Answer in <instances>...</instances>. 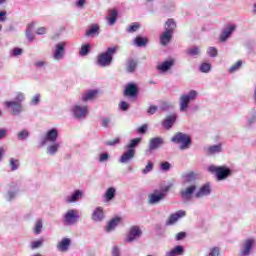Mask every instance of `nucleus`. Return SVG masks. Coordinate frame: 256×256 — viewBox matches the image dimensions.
<instances>
[{"label":"nucleus","mask_w":256,"mask_h":256,"mask_svg":"<svg viewBox=\"0 0 256 256\" xmlns=\"http://www.w3.org/2000/svg\"><path fill=\"white\" fill-rule=\"evenodd\" d=\"M119 51V46L108 47L104 53L97 56L96 65L98 67H110L113 63V55Z\"/></svg>","instance_id":"f257e3e1"},{"label":"nucleus","mask_w":256,"mask_h":256,"mask_svg":"<svg viewBox=\"0 0 256 256\" xmlns=\"http://www.w3.org/2000/svg\"><path fill=\"white\" fill-rule=\"evenodd\" d=\"M172 185H167L162 187L160 190H154L152 194L148 195V203L149 205H157V203H161V201H165L169 191H171Z\"/></svg>","instance_id":"f03ea898"},{"label":"nucleus","mask_w":256,"mask_h":256,"mask_svg":"<svg viewBox=\"0 0 256 256\" xmlns=\"http://www.w3.org/2000/svg\"><path fill=\"white\" fill-rule=\"evenodd\" d=\"M171 142L176 145H180V151H185V149H189L191 145H193V140H191V136L183 132H177L172 138Z\"/></svg>","instance_id":"7ed1b4c3"},{"label":"nucleus","mask_w":256,"mask_h":256,"mask_svg":"<svg viewBox=\"0 0 256 256\" xmlns=\"http://www.w3.org/2000/svg\"><path fill=\"white\" fill-rule=\"evenodd\" d=\"M209 173H216V177L218 181H224V179H227V177L231 176V168H227L225 166H215L210 165L208 167Z\"/></svg>","instance_id":"20e7f679"},{"label":"nucleus","mask_w":256,"mask_h":256,"mask_svg":"<svg viewBox=\"0 0 256 256\" xmlns=\"http://www.w3.org/2000/svg\"><path fill=\"white\" fill-rule=\"evenodd\" d=\"M195 99H197V91L195 90H190L188 94L180 96V111L185 113L189 109L191 101H195Z\"/></svg>","instance_id":"39448f33"},{"label":"nucleus","mask_w":256,"mask_h":256,"mask_svg":"<svg viewBox=\"0 0 256 256\" xmlns=\"http://www.w3.org/2000/svg\"><path fill=\"white\" fill-rule=\"evenodd\" d=\"M71 113L74 119L83 121V119H87V115H89V107L76 104L71 108Z\"/></svg>","instance_id":"423d86ee"},{"label":"nucleus","mask_w":256,"mask_h":256,"mask_svg":"<svg viewBox=\"0 0 256 256\" xmlns=\"http://www.w3.org/2000/svg\"><path fill=\"white\" fill-rule=\"evenodd\" d=\"M59 138V130L57 128H51L46 132L45 137L40 142V147H45L47 143H56Z\"/></svg>","instance_id":"0eeeda50"},{"label":"nucleus","mask_w":256,"mask_h":256,"mask_svg":"<svg viewBox=\"0 0 256 256\" xmlns=\"http://www.w3.org/2000/svg\"><path fill=\"white\" fill-rule=\"evenodd\" d=\"M197 191V184H191L186 188L180 190V197L183 201H191L193 199V195Z\"/></svg>","instance_id":"6e6552de"},{"label":"nucleus","mask_w":256,"mask_h":256,"mask_svg":"<svg viewBox=\"0 0 256 256\" xmlns=\"http://www.w3.org/2000/svg\"><path fill=\"white\" fill-rule=\"evenodd\" d=\"M9 188H10V190H8V192L5 196V199L9 203H11V201H14V199H16L17 195H19V184L17 182H11L9 184Z\"/></svg>","instance_id":"1a4fd4ad"},{"label":"nucleus","mask_w":256,"mask_h":256,"mask_svg":"<svg viewBox=\"0 0 256 256\" xmlns=\"http://www.w3.org/2000/svg\"><path fill=\"white\" fill-rule=\"evenodd\" d=\"M5 107H7V109H11L12 111V115H21V113H23V105L19 102H15V101H6L4 102Z\"/></svg>","instance_id":"9d476101"},{"label":"nucleus","mask_w":256,"mask_h":256,"mask_svg":"<svg viewBox=\"0 0 256 256\" xmlns=\"http://www.w3.org/2000/svg\"><path fill=\"white\" fill-rule=\"evenodd\" d=\"M143 232L139 226H132L126 238V243H133L136 239H139Z\"/></svg>","instance_id":"9b49d317"},{"label":"nucleus","mask_w":256,"mask_h":256,"mask_svg":"<svg viewBox=\"0 0 256 256\" xmlns=\"http://www.w3.org/2000/svg\"><path fill=\"white\" fill-rule=\"evenodd\" d=\"M79 221V216L75 213V210H69L66 212L63 218L64 225H75Z\"/></svg>","instance_id":"f8f14e48"},{"label":"nucleus","mask_w":256,"mask_h":256,"mask_svg":"<svg viewBox=\"0 0 256 256\" xmlns=\"http://www.w3.org/2000/svg\"><path fill=\"white\" fill-rule=\"evenodd\" d=\"M235 29H237V26L234 24L225 27L219 36L220 43H225V41H227V39L233 35V31H235Z\"/></svg>","instance_id":"ddd939ff"},{"label":"nucleus","mask_w":256,"mask_h":256,"mask_svg":"<svg viewBox=\"0 0 256 256\" xmlns=\"http://www.w3.org/2000/svg\"><path fill=\"white\" fill-rule=\"evenodd\" d=\"M65 42H59L56 44L55 51L53 53V57L55 61H61L65 57Z\"/></svg>","instance_id":"4468645a"},{"label":"nucleus","mask_w":256,"mask_h":256,"mask_svg":"<svg viewBox=\"0 0 256 256\" xmlns=\"http://www.w3.org/2000/svg\"><path fill=\"white\" fill-rule=\"evenodd\" d=\"M253 245H255V240L253 238H249L245 240L240 255L241 256H249L251 255V249H253Z\"/></svg>","instance_id":"2eb2a0df"},{"label":"nucleus","mask_w":256,"mask_h":256,"mask_svg":"<svg viewBox=\"0 0 256 256\" xmlns=\"http://www.w3.org/2000/svg\"><path fill=\"white\" fill-rule=\"evenodd\" d=\"M135 149H127L126 152H124L121 157L119 158V163H131V161H133V159H135Z\"/></svg>","instance_id":"dca6fc26"},{"label":"nucleus","mask_w":256,"mask_h":256,"mask_svg":"<svg viewBox=\"0 0 256 256\" xmlns=\"http://www.w3.org/2000/svg\"><path fill=\"white\" fill-rule=\"evenodd\" d=\"M124 95L126 97H137L139 95V88L135 83H128L124 90Z\"/></svg>","instance_id":"f3484780"},{"label":"nucleus","mask_w":256,"mask_h":256,"mask_svg":"<svg viewBox=\"0 0 256 256\" xmlns=\"http://www.w3.org/2000/svg\"><path fill=\"white\" fill-rule=\"evenodd\" d=\"M165 140L161 137H154L150 139L149 145H148V150L149 152L151 151H156V149H159L162 145H164Z\"/></svg>","instance_id":"a211bd4d"},{"label":"nucleus","mask_w":256,"mask_h":256,"mask_svg":"<svg viewBox=\"0 0 256 256\" xmlns=\"http://www.w3.org/2000/svg\"><path fill=\"white\" fill-rule=\"evenodd\" d=\"M185 215H187V212H185V210H179L177 212H175L174 214H171L168 218V220L166 221V225H174V223H177V221H179V219L185 217Z\"/></svg>","instance_id":"6ab92c4d"},{"label":"nucleus","mask_w":256,"mask_h":256,"mask_svg":"<svg viewBox=\"0 0 256 256\" xmlns=\"http://www.w3.org/2000/svg\"><path fill=\"white\" fill-rule=\"evenodd\" d=\"M174 66H175V60L169 59L159 64L157 66V69L158 71H160V73H167V71H170V69H173Z\"/></svg>","instance_id":"aec40b11"},{"label":"nucleus","mask_w":256,"mask_h":256,"mask_svg":"<svg viewBox=\"0 0 256 256\" xmlns=\"http://www.w3.org/2000/svg\"><path fill=\"white\" fill-rule=\"evenodd\" d=\"M211 195V184L206 183L195 193L196 199H201V197H207Z\"/></svg>","instance_id":"412c9836"},{"label":"nucleus","mask_w":256,"mask_h":256,"mask_svg":"<svg viewBox=\"0 0 256 256\" xmlns=\"http://www.w3.org/2000/svg\"><path fill=\"white\" fill-rule=\"evenodd\" d=\"M105 219V212L103 211V208L97 207L92 213V220H94L96 223H101Z\"/></svg>","instance_id":"4be33fe9"},{"label":"nucleus","mask_w":256,"mask_h":256,"mask_svg":"<svg viewBox=\"0 0 256 256\" xmlns=\"http://www.w3.org/2000/svg\"><path fill=\"white\" fill-rule=\"evenodd\" d=\"M175 121H177V115H169L162 122V127H164V129L169 130L171 129V127H173V125H175Z\"/></svg>","instance_id":"5701e85b"},{"label":"nucleus","mask_w":256,"mask_h":256,"mask_svg":"<svg viewBox=\"0 0 256 256\" xmlns=\"http://www.w3.org/2000/svg\"><path fill=\"white\" fill-rule=\"evenodd\" d=\"M69 247H71V239L69 238H63L61 242L57 244L58 251H61L62 253L69 251Z\"/></svg>","instance_id":"b1692460"},{"label":"nucleus","mask_w":256,"mask_h":256,"mask_svg":"<svg viewBox=\"0 0 256 256\" xmlns=\"http://www.w3.org/2000/svg\"><path fill=\"white\" fill-rule=\"evenodd\" d=\"M33 29H35V22L28 24L25 31L26 39L29 41V43H33V41H35V34L33 33Z\"/></svg>","instance_id":"393cba45"},{"label":"nucleus","mask_w":256,"mask_h":256,"mask_svg":"<svg viewBox=\"0 0 256 256\" xmlns=\"http://www.w3.org/2000/svg\"><path fill=\"white\" fill-rule=\"evenodd\" d=\"M82 198H83V191L75 190L71 196H68L66 198V203H77V201H79V199H82Z\"/></svg>","instance_id":"a878e982"},{"label":"nucleus","mask_w":256,"mask_h":256,"mask_svg":"<svg viewBox=\"0 0 256 256\" xmlns=\"http://www.w3.org/2000/svg\"><path fill=\"white\" fill-rule=\"evenodd\" d=\"M101 33L99 24H92L89 29L86 31V37H97Z\"/></svg>","instance_id":"bb28decb"},{"label":"nucleus","mask_w":256,"mask_h":256,"mask_svg":"<svg viewBox=\"0 0 256 256\" xmlns=\"http://www.w3.org/2000/svg\"><path fill=\"white\" fill-rule=\"evenodd\" d=\"M120 223H121V218L120 217H115V218L111 219L108 222V225L106 226L107 233H111V231H115V229L117 228V226Z\"/></svg>","instance_id":"cd10ccee"},{"label":"nucleus","mask_w":256,"mask_h":256,"mask_svg":"<svg viewBox=\"0 0 256 256\" xmlns=\"http://www.w3.org/2000/svg\"><path fill=\"white\" fill-rule=\"evenodd\" d=\"M171 39H173V33L169 31H164L160 36V43L165 47L169 45V43H171Z\"/></svg>","instance_id":"c85d7f7f"},{"label":"nucleus","mask_w":256,"mask_h":256,"mask_svg":"<svg viewBox=\"0 0 256 256\" xmlns=\"http://www.w3.org/2000/svg\"><path fill=\"white\" fill-rule=\"evenodd\" d=\"M183 253H185V248H183V246L181 245H178L174 247L172 250L166 252L164 256H179L183 255Z\"/></svg>","instance_id":"c756f323"},{"label":"nucleus","mask_w":256,"mask_h":256,"mask_svg":"<svg viewBox=\"0 0 256 256\" xmlns=\"http://www.w3.org/2000/svg\"><path fill=\"white\" fill-rule=\"evenodd\" d=\"M97 93H99L97 90H89L87 93L82 95L81 101L84 103H87V101H93V99L97 97Z\"/></svg>","instance_id":"7c9ffc66"},{"label":"nucleus","mask_w":256,"mask_h":256,"mask_svg":"<svg viewBox=\"0 0 256 256\" xmlns=\"http://www.w3.org/2000/svg\"><path fill=\"white\" fill-rule=\"evenodd\" d=\"M115 195H117V190L114 187H110L106 190L104 194L105 201H113L115 199Z\"/></svg>","instance_id":"2f4dec72"},{"label":"nucleus","mask_w":256,"mask_h":256,"mask_svg":"<svg viewBox=\"0 0 256 256\" xmlns=\"http://www.w3.org/2000/svg\"><path fill=\"white\" fill-rule=\"evenodd\" d=\"M133 43L136 47H147V43H149V39L147 37L137 36Z\"/></svg>","instance_id":"473e14b6"},{"label":"nucleus","mask_w":256,"mask_h":256,"mask_svg":"<svg viewBox=\"0 0 256 256\" xmlns=\"http://www.w3.org/2000/svg\"><path fill=\"white\" fill-rule=\"evenodd\" d=\"M165 31H168L169 33H175V29H177V23H175V20L168 19L165 22Z\"/></svg>","instance_id":"72a5a7b5"},{"label":"nucleus","mask_w":256,"mask_h":256,"mask_svg":"<svg viewBox=\"0 0 256 256\" xmlns=\"http://www.w3.org/2000/svg\"><path fill=\"white\" fill-rule=\"evenodd\" d=\"M136 69H137V61H135L133 58L128 59L126 63V71L128 73H135Z\"/></svg>","instance_id":"f704fd0d"},{"label":"nucleus","mask_w":256,"mask_h":256,"mask_svg":"<svg viewBox=\"0 0 256 256\" xmlns=\"http://www.w3.org/2000/svg\"><path fill=\"white\" fill-rule=\"evenodd\" d=\"M52 143L53 144L47 147L48 155H55L59 151V148L61 147V144L59 142H52Z\"/></svg>","instance_id":"c9c22d12"},{"label":"nucleus","mask_w":256,"mask_h":256,"mask_svg":"<svg viewBox=\"0 0 256 256\" xmlns=\"http://www.w3.org/2000/svg\"><path fill=\"white\" fill-rule=\"evenodd\" d=\"M186 55H188L189 57H197L201 55V50L198 46L190 47L186 50Z\"/></svg>","instance_id":"e433bc0d"},{"label":"nucleus","mask_w":256,"mask_h":256,"mask_svg":"<svg viewBox=\"0 0 256 256\" xmlns=\"http://www.w3.org/2000/svg\"><path fill=\"white\" fill-rule=\"evenodd\" d=\"M184 183H193L197 180V175L194 172L186 173L182 176Z\"/></svg>","instance_id":"4c0bfd02"},{"label":"nucleus","mask_w":256,"mask_h":256,"mask_svg":"<svg viewBox=\"0 0 256 256\" xmlns=\"http://www.w3.org/2000/svg\"><path fill=\"white\" fill-rule=\"evenodd\" d=\"M91 53V44H83L80 48L79 55L80 57H87Z\"/></svg>","instance_id":"58836bf2"},{"label":"nucleus","mask_w":256,"mask_h":256,"mask_svg":"<svg viewBox=\"0 0 256 256\" xmlns=\"http://www.w3.org/2000/svg\"><path fill=\"white\" fill-rule=\"evenodd\" d=\"M221 151H223L221 144H216V145L208 147L207 155H215V153H221Z\"/></svg>","instance_id":"ea45409f"},{"label":"nucleus","mask_w":256,"mask_h":256,"mask_svg":"<svg viewBox=\"0 0 256 256\" xmlns=\"http://www.w3.org/2000/svg\"><path fill=\"white\" fill-rule=\"evenodd\" d=\"M118 15L119 13L117 12V10H111L109 12V18H108L109 25H115Z\"/></svg>","instance_id":"a19ab883"},{"label":"nucleus","mask_w":256,"mask_h":256,"mask_svg":"<svg viewBox=\"0 0 256 256\" xmlns=\"http://www.w3.org/2000/svg\"><path fill=\"white\" fill-rule=\"evenodd\" d=\"M141 29V24L139 22H134L126 28L127 33H135Z\"/></svg>","instance_id":"79ce46f5"},{"label":"nucleus","mask_w":256,"mask_h":256,"mask_svg":"<svg viewBox=\"0 0 256 256\" xmlns=\"http://www.w3.org/2000/svg\"><path fill=\"white\" fill-rule=\"evenodd\" d=\"M41 231H43V220L38 219L34 226V233L35 235H40Z\"/></svg>","instance_id":"37998d69"},{"label":"nucleus","mask_w":256,"mask_h":256,"mask_svg":"<svg viewBox=\"0 0 256 256\" xmlns=\"http://www.w3.org/2000/svg\"><path fill=\"white\" fill-rule=\"evenodd\" d=\"M29 138V131L27 129H23L22 131L17 133L18 141H25Z\"/></svg>","instance_id":"c03bdc74"},{"label":"nucleus","mask_w":256,"mask_h":256,"mask_svg":"<svg viewBox=\"0 0 256 256\" xmlns=\"http://www.w3.org/2000/svg\"><path fill=\"white\" fill-rule=\"evenodd\" d=\"M43 243H44L43 239L33 241L30 243V249H32V251H35V249H39L43 247Z\"/></svg>","instance_id":"a18cd8bd"},{"label":"nucleus","mask_w":256,"mask_h":256,"mask_svg":"<svg viewBox=\"0 0 256 256\" xmlns=\"http://www.w3.org/2000/svg\"><path fill=\"white\" fill-rule=\"evenodd\" d=\"M141 143V138H134L130 140V143L126 146V149H135Z\"/></svg>","instance_id":"49530a36"},{"label":"nucleus","mask_w":256,"mask_h":256,"mask_svg":"<svg viewBox=\"0 0 256 256\" xmlns=\"http://www.w3.org/2000/svg\"><path fill=\"white\" fill-rule=\"evenodd\" d=\"M243 65V61L238 60L234 65H232L229 69L230 73H235V71H239L241 66Z\"/></svg>","instance_id":"de8ad7c7"},{"label":"nucleus","mask_w":256,"mask_h":256,"mask_svg":"<svg viewBox=\"0 0 256 256\" xmlns=\"http://www.w3.org/2000/svg\"><path fill=\"white\" fill-rule=\"evenodd\" d=\"M160 109L162 111H169V109H173V104L171 102L163 101L160 104Z\"/></svg>","instance_id":"09e8293b"},{"label":"nucleus","mask_w":256,"mask_h":256,"mask_svg":"<svg viewBox=\"0 0 256 256\" xmlns=\"http://www.w3.org/2000/svg\"><path fill=\"white\" fill-rule=\"evenodd\" d=\"M199 71H201V73H209V71H211V64L202 63L199 67Z\"/></svg>","instance_id":"8fccbe9b"},{"label":"nucleus","mask_w":256,"mask_h":256,"mask_svg":"<svg viewBox=\"0 0 256 256\" xmlns=\"http://www.w3.org/2000/svg\"><path fill=\"white\" fill-rule=\"evenodd\" d=\"M154 164L151 161H148V164L142 170L143 175H147V173H151L153 171Z\"/></svg>","instance_id":"3c124183"},{"label":"nucleus","mask_w":256,"mask_h":256,"mask_svg":"<svg viewBox=\"0 0 256 256\" xmlns=\"http://www.w3.org/2000/svg\"><path fill=\"white\" fill-rule=\"evenodd\" d=\"M10 167H11V171H17V169H19V160H15L14 158H11Z\"/></svg>","instance_id":"603ef678"},{"label":"nucleus","mask_w":256,"mask_h":256,"mask_svg":"<svg viewBox=\"0 0 256 256\" xmlns=\"http://www.w3.org/2000/svg\"><path fill=\"white\" fill-rule=\"evenodd\" d=\"M25 101V94L23 92H18L15 96V103H23Z\"/></svg>","instance_id":"864d4df0"},{"label":"nucleus","mask_w":256,"mask_h":256,"mask_svg":"<svg viewBox=\"0 0 256 256\" xmlns=\"http://www.w3.org/2000/svg\"><path fill=\"white\" fill-rule=\"evenodd\" d=\"M120 142H121L120 138H115L112 141H106L104 143V145H106L107 147H115V145H118V143H120Z\"/></svg>","instance_id":"5fc2aeb1"},{"label":"nucleus","mask_w":256,"mask_h":256,"mask_svg":"<svg viewBox=\"0 0 256 256\" xmlns=\"http://www.w3.org/2000/svg\"><path fill=\"white\" fill-rule=\"evenodd\" d=\"M207 54L209 55V57H217L218 50L215 47H209L207 50Z\"/></svg>","instance_id":"6e6d98bb"},{"label":"nucleus","mask_w":256,"mask_h":256,"mask_svg":"<svg viewBox=\"0 0 256 256\" xmlns=\"http://www.w3.org/2000/svg\"><path fill=\"white\" fill-rule=\"evenodd\" d=\"M41 101V94H36L32 97L30 105H37Z\"/></svg>","instance_id":"4d7b16f0"},{"label":"nucleus","mask_w":256,"mask_h":256,"mask_svg":"<svg viewBox=\"0 0 256 256\" xmlns=\"http://www.w3.org/2000/svg\"><path fill=\"white\" fill-rule=\"evenodd\" d=\"M221 255V250L219 247H214L210 250V253L208 256H220Z\"/></svg>","instance_id":"13d9d810"},{"label":"nucleus","mask_w":256,"mask_h":256,"mask_svg":"<svg viewBox=\"0 0 256 256\" xmlns=\"http://www.w3.org/2000/svg\"><path fill=\"white\" fill-rule=\"evenodd\" d=\"M160 169H161V171H169V169H171V163H169V162H162L160 164Z\"/></svg>","instance_id":"bf43d9fd"},{"label":"nucleus","mask_w":256,"mask_h":256,"mask_svg":"<svg viewBox=\"0 0 256 256\" xmlns=\"http://www.w3.org/2000/svg\"><path fill=\"white\" fill-rule=\"evenodd\" d=\"M85 3H87V0H76L75 6L77 9H83L85 7Z\"/></svg>","instance_id":"052dcab7"},{"label":"nucleus","mask_w":256,"mask_h":256,"mask_svg":"<svg viewBox=\"0 0 256 256\" xmlns=\"http://www.w3.org/2000/svg\"><path fill=\"white\" fill-rule=\"evenodd\" d=\"M105 161H109V154L107 152L100 154L99 162L105 163Z\"/></svg>","instance_id":"680f3d73"},{"label":"nucleus","mask_w":256,"mask_h":256,"mask_svg":"<svg viewBox=\"0 0 256 256\" xmlns=\"http://www.w3.org/2000/svg\"><path fill=\"white\" fill-rule=\"evenodd\" d=\"M19 55H23V49H21V48H14L12 50V56L13 57H19Z\"/></svg>","instance_id":"e2e57ef3"},{"label":"nucleus","mask_w":256,"mask_h":256,"mask_svg":"<svg viewBox=\"0 0 256 256\" xmlns=\"http://www.w3.org/2000/svg\"><path fill=\"white\" fill-rule=\"evenodd\" d=\"M109 125H111V118H103L102 127H104V129H107L109 128Z\"/></svg>","instance_id":"0e129e2a"},{"label":"nucleus","mask_w":256,"mask_h":256,"mask_svg":"<svg viewBox=\"0 0 256 256\" xmlns=\"http://www.w3.org/2000/svg\"><path fill=\"white\" fill-rule=\"evenodd\" d=\"M119 107H120L121 111H129V103H127L126 101H122L119 104Z\"/></svg>","instance_id":"69168bd1"},{"label":"nucleus","mask_w":256,"mask_h":256,"mask_svg":"<svg viewBox=\"0 0 256 256\" xmlns=\"http://www.w3.org/2000/svg\"><path fill=\"white\" fill-rule=\"evenodd\" d=\"M112 256H121V250L119 249V247L114 246L112 248Z\"/></svg>","instance_id":"338daca9"},{"label":"nucleus","mask_w":256,"mask_h":256,"mask_svg":"<svg viewBox=\"0 0 256 256\" xmlns=\"http://www.w3.org/2000/svg\"><path fill=\"white\" fill-rule=\"evenodd\" d=\"M256 122V115L253 114L250 118L247 119L248 126L251 127Z\"/></svg>","instance_id":"774afa93"}]
</instances>
